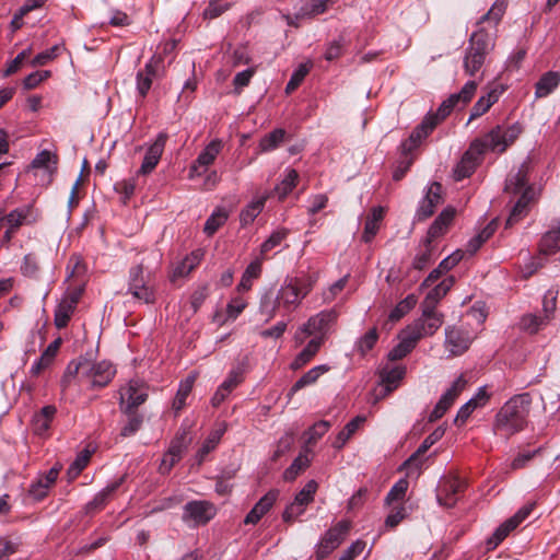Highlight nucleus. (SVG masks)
<instances>
[{"instance_id":"5fc2aeb1","label":"nucleus","mask_w":560,"mask_h":560,"mask_svg":"<svg viewBox=\"0 0 560 560\" xmlns=\"http://www.w3.org/2000/svg\"><path fill=\"white\" fill-rule=\"evenodd\" d=\"M486 58L465 51L463 67L468 75H475L485 65Z\"/></svg>"},{"instance_id":"79ce46f5","label":"nucleus","mask_w":560,"mask_h":560,"mask_svg":"<svg viewBox=\"0 0 560 560\" xmlns=\"http://www.w3.org/2000/svg\"><path fill=\"white\" fill-rule=\"evenodd\" d=\"M266 200L267 197L261 196L253 200L241 211L240 220L242 225L250 224L257 218V215L262 211Z\"/></svg>"},{"instance_id":"39448f33","label":"nucleus","mask_w":560,"mask_h":560,"mask_svg":"<svg viewBox=\"0 0 560 560\" xmlns=\"http://www.w3.org/2000/svg\"><path fill=\"white\" fill-rule=\"evenodd\" d=\"M528 173L529 163L523 162L520 167L515 172H511L506 178L504 187L505 192L520 195L506 219V228L513 226L527 215L529 203L535 199V190L528 185Z\"/></svg>"},{"instance_id":"69168bd1","label":"nucleus","mask_w":560,"mask_h":560,"mask_svg":"<svg viewBox=\"0 0 560 560\" xmlns=\"http://www.w3.org/2000/svg\"><path fill=\"white\" fill-rule=\"evenodd\" d=\"M296 280V288L299 293L301 294L302 300L307 296V294L313 290L317 276L315 275H305L302 277H294Z\"/></svg>"},{"instance_id":"ea45409f","label":"nucleus","mask_w":560,"mask_h":560,"mask_svg":"<svg viewBox=\"0 0 560 560\" xmlns=\"http://www.w3.org/2000/svg\"><path fill=\"white\" fill-rule=\"evenodd\" d=\"M229 219V212L226 209L219 207L217 208L212 214L207 219L203 232L208 236H212Z\"/></svg>"},{"instance_id":"58836bf2","label":"nucleus","mask_w":560,"mask_h":560,"mask_svg":"<svg viewBox=\"0 0 560 560\" xmlns=\"http://www.w3.org/2000/svg\"><path fill=\"white\" fill-rule=\"evenodd\" d=\"M560 249V226L548 231L540 240L539 252L544 255H552Z\"/></svg>"},{"instance_id":"f257e3e1","label":"nucleus","mask_w":560,"mask_h":560,"mask_svg":"<svg viewBox=\"0 0 560 560\" xmlns=\"http://www.w3.org/2000/svg\"><path fill=\"white\" fill-rule=\"evenodd\" d=\"M522 133L520 124L498 125L485 138L475 139L454 168L455 180L469 177L479 165L486 151L503 153Z\"/></svg>"},{"instance_id":"c85d7f7f","label":"nucleus","mask_w":560,"mask_h":560,"mask_svg":"<svg viewBox=\"0 0 560 560\" xmlns=\"http://www.w3.org/2000/svg\"><path fill=\"white\" fill-rule=\"evenodd\" d=\"M122 482L124 477L119 478L118 480L114 481L113 483L105 487L102 491H100L94 497V499L86 504V512L93 513L95 511L103 509L110 499L112 494L121 486Z\"/></svg>"},{"instance_id":"bb28decb","label":"nucleus","mask_w":560,"mask_h":560,"mask_svg":"<svg viewBox=\"0 0 560 560\" xmlns=\"http://www.w3.org/2000/svg\"><path fill=\"white\" fill-rule=\"evenodd\" d=\"M406 374V368L402 365L385 366L381 370L380 376L382 384L385 386L386 393L396 389Z\"/></svg>"},{"instance_id":"3c124183","label":"nucleus","mask_w":560,"mask_h":560,"mask_svg":"<svg viewBox=\"0 0 560 560\" xmlns=\"http://www.w3.org/2000/svg\"><path fill=\"white\" fill-rule=\"evenodd\" d=\"M285 131L283 129H275L266 135L259 143L260 150L264 152L272 151L283 142Z\"/></svg>"},{"instance_id":"412c9836","label":"nucleus","mask_w":560,"mask_h":560,"mask_svg":"<svg viewBox=\"0 0 560 560\" xmlns=\"http://www.w3.org/2000/svg\"><path fill=\"white\" fill-rule=\"evenodd\" d=\"M60 467L54 466L43 476L33 482L28 489L30 495L39 501L47 495L48 489L56 482Z\"/></svg>"},{"instance_id":"cd10ccee","label":"nucleus","mask_w":560,"mask_h":560,"mask_svg":"<svg viewBox=\"0 0 560 560\" xmlns=\"http://www.w3.org/2000/svg\"><path fill=\"white\" fill-rule=\"evenodd\" d=\"M502 91H499L498 88L491 89L486 95L479 97V100L474 104L469 121L482 116L486 114L490 107L499 101L500 94Z\"/></svg>"},{"instance_id":"49530a36","label":"nucleus","mask_w":560,"mask_h":560,"mask_svg":"<svg viewBox=\"0 0 560 560\" xmlns=\"http://www.w3.org/2000/svg\"><path fill=\"white\" fill-rule=\"evenodd\" d=\"M261 273V261L256 259L252 261L245 269L241 282L237 285V291H247L252 288V281L257 279Z\"/></svg>"},{"instance_id":"a19ab883","label":"nucleus","mask_w":560,"mask_h":560,"mask_svg":"<svg viewBox=\"0 0 560 560\" xmlns=\"http://www.w3.org/2000/svg\"><path fill=\"white\" fill-rule=\"evenodd\" d=\"M516 528L514 521L511 518L506 520L502 523L494 533L487 539V549L493 550L495 549L508 536L509 534Z\"/></svg>"},{"instance_id":"0eeeda50","label":"nucleus","mask_w":560,"mask_h":560,"mask_svg":"<svg viewBox=\"0 0 560 560\" xmlns=\"http://www.w3.org/2000/svg\"><path fill=\"white\" fill-rule=\"evenodd\" d=\"M148 259H141L136 266L131 267L128 276V293L135 299L150 304L155 301L154 287L151 283L152 271L149 265L145 264Z\"/></svg>"},{"instance_id":"f704fd0d","label":"nucleus","mask_w":560,"mask_h":560,"mask_svg":"<svg viewBox=\"0 0 560 560\" xmlns=\"http://www.w3.org/2000/svg\"><path fill=\"white\" fill-rule=\"evenodd\" d=\"M58 156L51 153L48 150H43L36 154L35 159L32 161V167L34 168H45L49 175V182L51 180V176L57 171Z\"/></svg>"},{"instance_id":"13d9d810","label":"nucleus","mask_w":560,"mask_h":560,"mask_svg":"<svg viewBox=\"0 0 560 560\" xmlns=\"http://www.w3.org/2000/svg\"><path fill=\"white\" fill-rule=\"evenodd\" d=\"M547 320L542 316L534 314L524 315L521 319V328L529 334H535Z\"/></svg>"},{"instance_id":"f8f14e48","label":"nucleus","mask_w":560,"mask_h":560,"mask_svg":"<svg viewBox=\"0 0 560 560\" xmlns=\"http://www.w3.org/2000/svg\"><path fill=\"white\" fill-rule=\"evenodd\" d=\"M467 381L463 375L458 376L452 386L442 395L434 409L429 416V421L434 422L442 418L448 408L453 405L455 399L465 389Z\"/></svg>"},{"instance_id":"393cba45","label":"nucleus","mask_w":560,"mask_h":560,"mask_svg":"<svg viewBox=\"0 0 560 560\" xmlns=\"http://www.w3.org/2000/svg\"><path fill=\"white\" fill-rule=\"evenodd\" d=\"M560 84V72L548 71L544 73L535 84V97L542 98L547 97L552 93Z\"/></svg>"},{"instance_id":"864d4df0","label":"nucleus","mask_w":560,"mask_h":560,"mask_svg":"<svg viewBox=\"0 0 560 560\" xmlns=\"http://www.w3.org/2000/svg\"><path fill=\"white\" fill-rule=\"evenodd\" d=\"M378 339V332L375 327L366 331L357 342V350L361 355H365L375 346Z\"/></svg>"},{"instance_id":"8fccbe9b","label":"nucleus","mask_w":560,"mask_h":560,"mask_svg":"<svg viewBox=\"0 0 560 560\" xmlns=\"http://www.w3.org/2000/svg\"><path fill=\"white\" fill-rule=\"evenodd\" d=\"M417 304V296L415 294H409L404 300H401L395 308L389 314V319L393 322L399 320L404 317L409 311H411Z\"/></svg>"},{"instance_id":"f03ea898","label":"nucleus","mask_w":560,"mask_h":560,"mask_svg":"<svg viewBox=\"0 0 560 560\" xmlns=\"http://www.w3.org/2000/svg\"><path fill=\"white\" fill-rule=\"evenodd\" d=\"M477 88L478 83L476 81H468L458 93H454L444 100L435 113H429L409 138L404 141L401 145L404 153H409L416 149L422 139L427 138L455 108L466 106L474 97Z\"/></svg>"},{"instance_id":"09e8293b","label":"nucleus","mask_w":560,"mask_h":560,"mask_svg":"<svg viewBox=\"0 0 560 560\" xmlns=\"http://www.w3.org/2000/svg\"><path fill=\"white\" fill-rule=\"evenodd\" d=\"M310 465L307 455L300 454L293 463L284 470L283 478L287 481H293Z\"/></svg>"},{"instance_id":"c03bdc74","label":"nucleus","mask_w":560,"mask_h":560,"mask_svg":"<svg viewBox=\"0 0 560 560\" xmlns=\"http://www.w3.org/2000/svg\"><path fill=\"white\" fill-rule=\"evenodd\" d=\"M32 206H24L14 209L10 213L4 214V221L8 223L9 228L18 230L22 224H24L27 221L32 213Z\"/></svg>"},{"instance_id":"2eb2a0df","label":"nucleus","mask_w":560,"mask_h":560,"mask_svg":"<svg viewBox=\"0 0 560 560\" xmlns=\"http://www.w3.org/2000/svg\"><path fill=\"white\" fill-rule=\"evenodd\" d=\"M494 33L487 31L486 27H480L470 35L466 51L487 58L490 51L494 48Z\"/></svg>"},{"instance_id":"a18cd8bd","label":"nucleus","mask_w":560,"mask_h":560,"mask_svg":"<svg viewBox=\"0 0 560 560\" xmlns=\"http://www.w3.org/2000/svg\"><path fill=\"white\" fill-rule=\"evenodd\" d=\"M75 310L72 301H66L65 299L58 304L55 311V325L57 328H65Z\"/></svg>"},{"instance_id":"7ed1b4c3","label":"nucleus","mask_w":560,"mask_h":560,"mask_svg":"<svg viewBox=\"0 0 560 560\" xmlns=\"http://www.w3.org/2000/svg\"><path fill=\"white\" fill-rule=\"evenodd\" d=\"M115 374L116 369L109 361L93 362L88 358L80 357L67 365L61 380V388L67 390L73 381L79 384L86 383L91 388H103L112 382Z\"/></svg>"},{"instance_id":"4d7b16f0","label":"nucleus","mask_w":560,"mask_h":560,"mask_svg":"<svg viewBox=\"0 0 560 560\" xmlns=\"http://www.w3.org/2000/svg\"><path fill=\"white\" fill-rule=\"evenodd\" d=\"M505 11V2L497 1L490 8V10L480 19L478 24H482L485 22L492 23L493 27L500 22Z\"/></svg>"},{"instance_id":"052dcab7","label":"nucleus","mask_w":560,"mask_h":560,"mask_svg":"<svg viewBox=\"0 0 560 560\" xmlns=\"http://www.w3.org/2000/svg\"><path fill=\"white\" fill-rule=\"evenodd\" d=\"M317 482L315 480H310L303 489L295 495L294 500L304 506L310 504L314 500V494L317 490Z\"/></svg>"},{"instance_id":"c9c22d12","label":"nucleus","mask_w":560,"mask_h":560,"mask_svg":"<svg viewBox=\"0 0 560 560\" xmlns=\"http://www.w3.org/2000/svg\"><path fill=\"white\" fill-rule=\"evenodd\" d=\"M328 370H329V368L325 364L314 366L313 369L307 371L305 374H303L294 383V385L290 389V395H293L296 392H299L300 389L314 384L319 378V376L323 375L324 373H326Z\"/></svg>"},{"instance_id":"4be33fe9","label":"nucleus","mask_w":560,"mask_h":560,"mask_svg":"<svg viewBox=\"0 0 560 560\" xmlns=\"http://www.w3.org/2000/svg\"><path fill=\"white\" fill-rule=\"evenodd\" d=\"M456 210L453 207H446L433 221L428 231V242L432 243L433 240L445 233L448 225L455 218Z\"/></svg>"},{"instance_id":"4c0bfd02","label":"nucleus","mask_w":560,"mask_h":560,"mask_svg":"<svg viewBox=\"0 0 560 560\" xmlns=\"http://www.w3.org/2000/svg\"><path fill=\"white\" fill-rule=\"evenodd\" d=\"M202 258H203V252L201 249L191 252L175 268L174 276H176V277L188 276L200 264Z\"/></svg>"},{"instance_id":"603ef678","label":"nucleus","mask_w":560,"mask_h":560,"mask_svg":"<svg viewBox=\"0 0 560 560\" xmlns=\"http://www.w3.org/2000/svg\"><path fill=\"white\" fill-rule=\"evenodd\" d=\"M299 174L295 170L291 168L288 171L285 177L275 188V191L278 194L280 199L284 198L292 191V189L296 186Z\"/></svg>"},{"instance_id":"423d86ee","label":"nucleus","mask_w":560,"mask_h":560,"mask_svg":"<svg viewBox=\"0 0 560 560\" xmlns=\"http://www.w3.org/2000/svg\"><path fill=\"white\" fill-rule=\"evenodd\" d=\"M302 302L301 294L296 288L295 278L287 277L280 287L273 302L269 298H264L260 303L261 312L266 313V320H270L276 316L278 307H283L291 312L299 307Z\"/></svg>"},{"instance_id":"ddd939ff","label":"nucleus","mask_w":560,"mask_h":560,"mask_svg":"<svg viewBox=\"0 0 560 560\" xmlns=\"http://www.w3.org/2000/svg\"><path fill=\"white\" fill-rule=\"evenodd\" d=\"M215 515V508L208 501H190L184 506L183 521L203 525Z\"/></svg>"},{"instance_id":"72a5a7b5","label":"nucleus","mask_w":560,"mask_h":560,"mask_svg":"<svg viewBox=\"0 0 560 560\" xmlns=\"http://www.w3.org/2000/svg\"><path fill=\"white\" fill-rule=\"evenodd\" d=\"M196 378L197 374L191 373L184 381L180 382L176 396L173 400V409L176 412L180 411L185 407L186 399L192 389Z\"/></svg>"},{"instance_id":"0e129e2a","label":"nucleus","mask_w":560,"mask_h":560,"mask_svg":"<svg viewBox=\"0 0 560 560\" xmlns=\"http://www.w3.org/2000/svg\"><path fill=\"white\" fill-rule=\"evenodd\" d=\"M432 247L431 243L428 242V237L424 241V249L416 255L412 267L418 270L424 269L431 261Z\"/></svg>"},{"instance_id":"e433bc0d","label":"nucleus","mask_w":560,"mask_h":560,"mask_svg":"<svg viewBox=\"0 0 560 560\" xmlns=\"http://www.w3.org/2000/svg\"><path fill=\"white\" fill-rule=\"evenodd\" d=\"M364 421L365 418L362 416H357L354 419L349 421L343 428V430H341L336 436L332 446L337 450L342 448L347 441L357 432V430Z\"/></svg>"},{"instance_id":"e2e57ef3","label":"nucleus","mask_w":560,"mask_h":560,"mask_svg":"<svg viewBox=\"0 0 560 560\" xmlns=\"http://www.w3.org/2000/svg\"><path fill=\"white\" fill-rule=\"evenodd\" d=\"M128 415V422L124 428L121 429V435L122 436H130L135 434L142 425L143 418L141 415L137 413L135 410H131Z\"/></svg>"},{"instance_id":"4468645a","label":"nucleus","mask_w":560,"mask_h":560,"mask_svg":"<svg viewBox=\"0 0 560 560\" xmlns=\"http://www.w3.org/2000/svg\"><path fill=\"white\" fill-rule=\"evenodd\" d=\"M125 398H127V404L124 407V412L130 413L131 410H135L148 398V392L144 383L139 380L130 381L128 385L120 390L121 406H124Z\"/></svg>"},{"instance_id":"bf43d9fd","label":"nucleus","mask_w":560,"mask_h":560,"mask_svg":"<svg viewBox=\"0 0 560 560\" xmlns=\"http://www.w3.org/2000/svg\"><path fill=\"white\" fill-rule=\"evenodd\" d=\"M230 3L223 0H210L208 7L203 11V18L213 20L229 10Z\"/></svg>"},{"instance_id":"de8ad7c7","label":"nucleus","mask_w":560,"mask_h":560,"mask_svg":"<svg viewBox=\"0 0 560 560\" xmlns=\"http://www.w3.org/2000/svg\"><path fill=\"white\" fill-rule=\"evenodd\" d=\"M224 432H225V427L222 429H218L210 433V435L208 436V439L205 441V443L202 444V446L200 447V450L197 453V460L199 464H201L203 462L205 457L211 451H213L215 448V446L219 444Z\"/></svg>"},{"instance_id":"473e14b6","label":"nucleus","mask_w":560,"mask_h":560,"mask_svg":"<svg viewBox=\"0 0 560 560\" xmlns=\"http://www.w3.org/2000/svg\"><path fill=\"white\" fill-rule=\"evenodd\" d=\"M349 529H350V522L340 521L325 533L322 540H324L328 545L334 546V548L336 549L343 541Z\"/></svg>"},{"instance_id":"9d476101","label":"nucleus","mask_w":560,"mask_h":560,"mask_svg":"<svg viewBox=\"0 0 560 560\" xmlns=\"http://www.w3.org/2000/svg\"><path fill=\"white\" fill-rule=\"evenodd\" d=\"M472 340L474 336L462 327L447 326L445 328V349L453 357L465 353L469 349Z\"/></svg>"},{"instance_id":"20e7f679","label":"nucleus","mask_w":560,"mask_h":560,"mask_svg":"<svg viewBox=\"0 0 560 560\" xmlns=\"http://www.w3.org/2000/svg\"><path fill=\"white\" fill-rule=\"evenodd\" d=\"M530 404L529 394L515 395L508 400L495 416L494 432L509 439L523 431L527 424Z\"/></svg>"},{"instance_id":"a878e982","label":"nucleus","mask_w":560,"mask_h":560,"mask_svg":"<svg viewBox=\"0 0 560 560\" xmlns=\"http://www.w3.org/2000/svg\"><path fill=\"white\" fill-rule=\"evenodd\" d=\"M57 409L52 405L43 407L37 413L34 415L32 420L33 431L37 435L45 434L50 428V423L55 418Z\"/></svg>"},{"instance_id":"7c9ffc66","label":"nucleus","mask_w":560,"mask_h":560,"mask_svg":"<svg viewBox=\"0 0 560 560\" xmlns=\"http://www.w3.org/2000/svg\"><path fill=\"white\" fill-rule=\"evenodd\" d=\"M322 343V337H315L312 340H310L306 347L293 360V362L291 363V368L293 370H299L306 363H308L312 360V358L318 352Z\"/></svg>"},{"instance_id":"a211bd4d","label":"nucleus","mask_w":560,"mask_h":560,"mask_svg":"<svg viewBox=\"0 0 560 560\" xmlns=\"http://www.w3.org/2000/svg\"><path fill=\"white\" fill-rule=\"evenodd\" d=\"M222 149V142L218 139L212 140L198 155L197 160L190 166L189 177L201 175L199 167L211 165Z\"/></svg>"},{"instance_id":"5701e85b","label":"nucleus","mask_w":560,"mask_h":560,"mask_svg":"<svg viewBox=\"0 0 560 560\" xmlns=\"http://www.w3.org/2000/svg\"><path fill=\"white\" fill-rule=\"evenodd\" d=\"M159 60L152 58L143 69L137 72V90L141 97H145L151 89L153 78L156 73V66Z\"/></svg>"},{"instance_id":"774afa93","label":"nucleus","mask_w":560,"mask_h":560,"mask_svg":"<svg viewBox=\"0 0 560 560\" xmlns=\"http://www.w3.org/2000/svg\"><path fill=\"white\" fill-rule=\"evenodd\" d=\"M330 428V423L325 420H320L316 422L307 432V440L306 442L308 444H314L319 440Z\"/></svg>"},{"instance_id":"dca6fc26","label":"nucleus","mask_w":560,"mask_h":560,"mask_svg":"<svg viewBox=\"0 0 560 560\" xmlns=\"http://www.w3.org/2000/svg\"><path fill=\"white\" fill-rule=\"evenodd\" d=\"M167 138L168 136L165 132H160L158 135L155 141L145 152L142 164L137 173L138 175H148L156 167L163 154Z\"/></svg>"},{"instance_id":"b1692460","label":"nucleus","mask_w":560,"mask_h":560,"mask_svg":"<svg viewBox=\"0 0 560 560\" xmlns=\"http://www.w3.org/2000/svg\"><path fill=\"white\" fill-rule=\"evenodd\" d=\"M384 208L373 207L371 213L365 219L364 230L362 233V241L370 243L380 230V224L384 218Z\"/></svg>"},{"instance_id":"37998d69","label":"nucleus","mask_w":560,"mask_h":560,"mask_svg":"<svg viewBox=\"0 0 560 560\" xmlns=\"http://www.w3.org/2000/svg\"><path fill=\"white\" fill-rule=\"evenodd\" d=\"M190 443V438L188 436V431L186 429L180 430L175 439L172 441L170 448L167 451L168 454L172 455L173 462H178L188 444Z\"/></svg>"},{"instance_id":"c756f323","label":"nucleus","mask_w":560,"mask_h":560,"mask_svg":"<svg viewBox=\"0 0 560 560\" xmlns=\"http://www.w3.org/2000/svg\"><path fill=\"white\" fill-rule=\"evenodd\" d=\"M399 338L400 342L395 346L387 354L389 361L401 360L408 353H410L417 345L415 339L409 334H407L405 329L400 332Z\"/></svg>"},{"instance_id":"1a4fd4ad","label":"nucleus","mask_w":560,"mask_h":560,"mask_svg":"<svg viewBox=\"0 0 560 560\" xmlns=\"http://www.w3.org/2000/svg\"><path fill=\"white\" fill-rule=\"evenodd\" d=\"M338 314L335 310L322 311L308 318L295 332L294 339L302 343L306 337L320 334L322 337L328 331L329 327L337 320Z\"/></svg>"},{"instance_id":"2f4dec72","label":"nucleus","mask_w":560,"mask_h":560,"mask_svg":"<svg viewBox=\"0 0 560 560\" xmlns=\"http://www.w3.org/2000/svg\"><path fill=\"white\" fill-rule=\"evenodd\" d=\"M454 284V278L450 277L443 279L438 285H435L425 296L422 302L424 306H431V308H435L436 304L442 300L452 285Z\"/></svg>"},{"instance_id":"9b49d317","label":"nucleus","mask_w":560,"mask_h":560,"mask_svg":"<svg viewBox=\"0 0 560 560\" xmlns=\"http://www.w3.org/2000/svg\"><path fill=\"white\" fill-rule=\"evenodd\" d=\"M466 488V482L457 476H445L438 489V501L441 505L453 508L458 501L459 494Z\"/></svg>"},{"instance_id":"680f3d73","label":"nucleus","mask_w":560,"mask_h":560,"mask_svg":"<svg viewBox=\"0 0 560 560\" xmlns=\"http://www.w3.org/2000/svg\"><path fill=\"white\" fill-rule=\"evenodd\" d=\"M310 71V66L306 63L300 65L299 68L292 73L291 79L289 80L285 92L291 93L298 89V86L302 83L304 78Z\"/></svg>"},{"instance_id":"338daca9","label":"nucleus","mask_w":560,"mask_h":560,"mask_svg":"<svg viewBox=\"0 0 560 560\" xmlns=\"http://www.w3.org/2000/svg\"><path fill=\"white\" fill-rule=\"evenodd\" d=\"M345 38L340 36L338 39L332 40L328 44L324 57L327 61H334L338 59L343 51Z\"/></svg>"},{"instance_id":"6e6552de","label":"nucleus","mask_w":560,"mask_h":560,"mask_svg":"<svg viewBox=\"0 0 560 560\" xmlns=\"http://www.w3.org/2000/svg\"><path fill=\"white\" fill-rule=\"evenodd\" d=\"M421 308V316L405 328L417 343L422 338L433 336L444 323V315L435 308L422 304Z\"/></svg>"},{"instance_id":"6ab92c4d","label":"nucleus","mask_w":560,"mask_h":560,"mask_svg":"<svg viewBox=\"0 0 560 560\" xmlns=\"http://www.w3.org/2000/svg\"><path fill=\"white\" fill-rule=\"evenodd\" d=\"M279 495L278 490L268 491L260 500L253 506L244 518L245 524H257L261 517L269 512Z\"/></svg>"},{"instance_id":"6e6d98bb","label":"nucleus","mask_w":560,"mask_h":560,"mask_svg":"<svg viewBox=\"0 0 560 560\" xmlns=\"http://www.w3.org/2000/svg\"><path fill=\"white\" fill-rule=\"evenodd\" d=\"M289 231L287 229H280L271 233V235L261 244L260 254L265 256L268 252L279 246L283 240L288 236Z\"/></svg>"},{"instance_id":"aec40b11","label":"nucleus","mask_w":560,"mask_h":560,"mask_svg":"<svg viewBox=\"0 0 560 560\" xmlns=\"http://www.w3.org/2000/svg\"><path fill=\"white\" fill-rule=\"evenodd\" d=\"M445 433V429L443 427H438L431 434H429L418 450L404 463L405 467L411 468L415 467L419 469L421 467L422 462L420 460V456L424 455L429 448L434 445Z\"/></svg>"},{"instance_id":"f3484780","label":"nucleus","mask_w":560,"mask_h":560,"mask_svg":"<svg viewBox=\"0 0 560 560\" xmlns=\"http://www.w3.org/2000/svg\"><path fill=\"white\" fill-rule=\"evenodd\" d=\"M442 190V185L438 182H434L429 186L427 195L417 210V217L419 220L430 218L434 213L435 208L443 202Z\"/></svg>"}]
</instances>
